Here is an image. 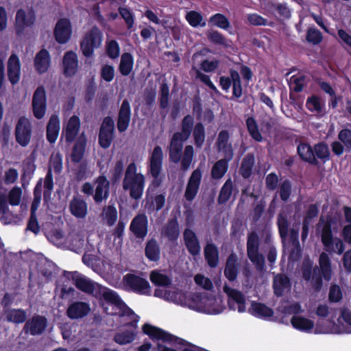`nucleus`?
<instances>
[{
  "mask_svg": "<svg viewBox=\"0 0 351 351\" xmlns=\"http://www.w3.org/2000/svg\"><path fill=\"white\" fill-rule=\"evenodd\" d=\"M205 260L211 268H215L219 263V250L213 243H207L204 249Z\"/></svg>",
  "mask_w": 351,
  "mask_h": 351,
  "instance_id": "obj_34",
  "label": "nucleus"
},
{
  "mask_svg": "<svg viewBox=\"0 0 351 351\" xmlns=\"http://www.w3.org/2000/svg\"><path fill=\"white\" fill-rule=\"evenodd\" d=\"M246 126L250 135L253 139L257 142L262 141L263 136L259 132L256 121L254 117H250L246 119Z\"/></svg>",
  "mask_w": 351,
  "mask_h": 351,
  "instance_id": "obj_53",
  "label": "nucleus"
},
{
  "mask_svg": "<svg viewBox=\"0 0 351 351\" xmlns=\"http://www.w3.org/2000/svg\"><path fill=\"white\" fill-rule=\"evenodd\" d=\"M161 233L169 242H176L180 236V228L178 219L176 217L169 219L167 223L162 227Z\"/></svg>",
  "mask_w": 351,
  "mask_h": 351,
  "instance_id": "obj_27",
  "label": "nucleus"
},
{
  "mask_svg": "<svg viewBox=\"0 0 351 351\" xmlns=\"http://www.w3.org/2000/svg\"><path fill=\"white\" fill-rule=\"evenodd\" d=\"M230 134L226 130H221L218 134L216 145L218 150L221 151L223 156H228L230 154L234 156V150L232 144L229 143Z\"/></svg>",
  "mask_w": 351,
  "mask_h": 351,
  "instance_id": "obj_33",
  "label": "nucleus"
},
{
  "mask_svg": "<svg viewBox=\"0 0 351 351\" xmlns=\"http://www.w3.org/2000/svg\"><path fill=\"white\" fill-rule=\"evenodd\" d=\"M180 127V132H175L170 139L168 147L169 158L174 164L180 162L182 171H186L192 163L194 149L192 145H186L182 155L184 143L189 138L193 132L194 144L197 148H201L205 141V128L201 122L197 123L194 126V119L191 114L184 116Z\"/></svg>",
  "mask_w": 351,
  "mask_h": 351,
  "instance_id": "obj_1",
  "label": "nucleus"
},
{
  "mask_svg": "<svg viewBox=\"0 0 351 351\" xmlns=\"http://www.w3.org/2000/svg\"><path fill=\"white\" fill-rule=\"evenodd\" d=\"M297 154L301 160L314 166L319 165V161L314 156L313 147L308 143L300 141L297 145Z\"/></svg>",
  "mask_w": 351,
  "mask_h": 351,
  "instance_id": "obj_24",
  "label": "nucleus"
},
{
  "mask_svg": "<svg viewBox=\"0 0 351 351\" xmlns=\"http://www.w3.org/2000/svg\"><path fill=\"white\" fill-rule=\"evenodd\" d=\"M22 191L19 187L12 188L8 195L0 193V221L4 225L12 223L16 215L10 210L8 202L11 206H18L21 202Z\"/></svg>",
  "mask_w": 351,
  "mask_h": 351,
  "instance_id": "obj_4",
  "label": "nucleus"
},
{
  "mask_svg": "<svg viewBox=\"0 0 351 351\" xmlns=\"http://www.w3.org/2000/svg\"><path fill=\"white\" fill-rule=\"evenodd\" d=\"M260 241L255 231L250 232L247 238V254L259 250Z\"/></svg>",
  "mask_w": 351,
  "mask_h": 351,
  "instance_id": "obj_59",
  "label": "nucleus"
},
{
  "mask_svg": "<svg viewBox=\"0 0 351 351\" xmlns=\"http://www.w3.org/2000/svg\"><path fill=\"white\" fill-rule=\"evenodd\" d=\"M208 24L224 30H228L230 27V23L228 19L221 13H216L212 15L208 19Z\"/></svg>",
  "mask_w": 351,
  "mask_h": 351,
  "instance_id": "obj_47",
  "label": "nucleus"
},
{
  "mask_svg": "<svg viewBox=\"0 0 351 351\" xmlns=\"http://www.w3.org/2000/svg\"><path fill=\"white\" fill-rule=\"evenodd\" d=\"M118 11L121 18L125 21L128 29H132L134 23V15L132 12L126 7H119Z\"/></svg>",
  "mask_w": 351,
  "mask_h": 351,
  "instance_id": "obj_62",
  "label": "nucleus"
},
{
  "mask_svg": "<svg viewBox=\"0 0 351 351\" xmlns=\"http://www.w3.org/2000/svg\"><path fill=\"white\" fill-rule=\"evenodd\" d=\"M314 156L316 159L325 163L330 160V152L326 142H319L313 145Z\"/></svg>",
  "mask_w": 351,
  "mask_h": 351,
  "instance_id": "obj_41",
  "label": "nucleus"
},
{
  "mask_svg": "<svg viewBox=\"0 0 351 351\" xmlns=\"http://www.w3.org/2000/svg\"><path fill=\"white\" fill-rule=\"evenodd\" d=\"M306 107L312 112L322 113L325 108V105L324 103H322L318 96L312 95L307 98Z\"/></svg>",
  "mask_w": 351,
  "mask_h": 351,
  "instance_id": "obj_50",
  "label": "nucleus"
},
{
  "mask_svg": "<svg viewBox=\"0 0 351 351\" xmlns=\"http://www.w3.org/2000/svg\"><path fill=\"white\" fill-rule=\"evenodd\" d=\"M131 119V107L127 99L123 100L118 112L117 127L120 133L127 130Z\"/></svg>",
  "mask_w": 351,
  "mask_h": 351,
  "instance_id": "obj_19",
  "label": "nucleus"
},
{
  "mask_svg": "<svg viewBox=\"0 0 351 351\" xmlns=\"http://www.w3.org/2000/svg\"><path fill=\"white\" fill-rule=\"evenodd\" d=\"M142 330L153 341L161 340L163 342H167L169 339L168 337H171L169 332L147 323L143 326Z\"/></svg>",
  "mask_w": 351,
  "mask_h": 351,
  "instance_id": "obj_31",
  "label": "nucleus"
},
{
  "mask_svg": "<svg viewBox=\"0 0 351 351\" xmlns=\"http://www.w3.org/2000/svg\"><path fill=\"white\" fill-rule=\"evenodd\" d=\"M106 53L111 59H115L120 54V47L118 42L115 40H111L106 44Z\"/></svg>",
  "mask_w": 351,
  "mask_h": 351,
  "instance_id": "obj_64",
  "label": "nucleus"
},
{
  "mask_svg": "<svg viewBox=\"0 0 351 351\" xmlns=\"http://www.w3.org/2000/svg\"><path fill=\"white\" fill-rule=\"evenodd\" d=\"M96 183L93 199L96 203L99 204L108 197L110 183L104 176H99L96 180Z\"/></svg>",
  "mask_w": 351,
  "mask_h": 351,
  "instance_id": "obj_28",
  "label": "nucleus"
},
{
  "mask_svg": "<svg viewBox=\"0 0 351 351\" xmlns=\"http://www.w3.org/2000/svg\"><path fill=\"white\" fill-rule=\"evenodd\" d=\"M54 37L59 44L66 43L72 34L71 23L66 18L60 19L54 28Z\"/></svg>",
  "mask_w": 351,
  "mask_h": 351,
  "instance_id": "obj_15",
  "label": "nucleus"
},
{
  "mask_svg": "<svg viewBox=\"0 0 351 351\" xmlns=\"http://www.w3.org/2000/svg\"><path fill=\"white\" fill-rule=\"evenodd\" d=\"M255 158L253 154L248 153L242 160L239 173L244 179L250 178L252 175Z\"/></svg>",
  "mask_w": 351,
  "mask_h": 351,
  "instance_id": "obj_39",
  "label": "nucleus"
},
{
  "mask_svg": "<svg viewBox=\"0 0 351 351\" xmlns=\"http://www.w3.org/2000/svg\"><path fill=\"white\" fill-rule=\"evenodd\" d=\"M69 209L75 217L84 218L87 213V204L81 198L73 197L70 202Z\"/></svg>",
  "mask_w": 351,
  "mask_h": 351,
  "instance_id": "obj_38",
  "label": "nucleus"
},
{
  "mask_svg": "<svg viewBox=\"0 0 351 351\" xmlns=\"http://www.w3.org/2000/svg\"><path fill=\"white\" fill-rule=\"evenodd\" d=\"M149 277L152 282L156 286L169 287L171 284V279L167 275L158 271H152Z\"/></svg>",
  "mask_w": 351,
  "mask_h": 351,
  "instance_id": "obj_51",
  "label": "nucleus"
},
{
  "mask_svg": "<svg viewBox=\"0 0 351 351\" xmlns=\"http://www.w3.org/2000/svg\"><path fill=\"white\" fill-rule=\"evenodd\" d=\"M32 112L37 119L44 117L47 110V95L43 86H39L35 90L32 101Z\"/></svg>",
  "mask_w": 351,
  "mask_h": 351,
  "instance_id": "obj_11",
  "label": "nucleus"
},
{
  "mask_svg": "<svg viewBox=\"0 0 351 351\" xmlns=\"http://www.w3.org/2000/svg\"><path fill=\"white\" fill-rule=\"evenodd\" d=\"M5 319L8 322L16 324H22L26 322L27 313L22 308H10L5 311Z\"/></svg>",
  "mask_w": 351,
  "mask_h": 351,
  "instance_id": "obj_40",
  "label": "nucleus"
},
{
  "mask_svg": "<svg viewBox=\"0 0 351 351\" xmlns=\"http://www.w3.org/2000/svg\"><path fill=\"white\" fill-rule=\"evenodd\" d=\"M233 156L228 154V156H224L223 158L217 160L211 169V177L215 180H219L223 177L228 169V163Z\"/></svg>",
  "mask_w": 351,
  "mask_h": 351,
  "instance_id": "obj_30",
  "label": "nucleus"
},
{
  "mask_svg": "<svg viewBox=\"0 0 351 351\" xmlns=\"http://www.w3.org/2000/svg\"><path fill=\"white\" fill-rule=\"evenodd\" d=\"M36 169V165L34 163V159L27 158L23 162L22 174L21 176V182L23 188L29 184V181L33 178Z\"/></svg>",
  "mask_w": 351,
  "mask_h": 351,
  "instance_id": "obj_35",
  "label": "nucleus"
},
{
  "mask_svg": "<svg viewBox=\"0 0 351 351\" xmlns=\"http://www.w3.org/2000/svg\"><path fill=\"white\" fill-rule=\"evenodd\" d=\"M183 240L190 255L196 257L200 254V243L197 234L193 230L187 228L184 230Z\"/></svg>",
  "mask_w": 351,
  "mask_h": 351,
  "instance_id": "obj_18",
  "label": "nucleus"
},
{
  "mask_svg": "<svg viewBox=\"0 0 351 351\" xmlns=\"http://www.w3.org/2000/svg\"><path fill=\"white\" fill-rule=\"evenodd\" d=\"M36 21L34 10L31 8L27 11L23 8L19 9L15 15L14 29L19 36L25 33L26 29L32 28Z\"/></svg>",
  "mask_w": 351,
  "mask_h": 351,
  "instance_id": "obj_9",
  "label": "nucleus"
},
{
  "mask_svg": "<svg viewBox=\"0 0 351 351\" xmlns=\"http://www.w3.org/2000/svg\"><path fill=\"white\" fill-rule=\"evenodd\" d=\"M47 326V319L43 315H35L28 319L23 328V332L32 336L42 335Z\"/></svg>",
  "mask_w": 351,
  "mask_h": 351,
  "instance_id": "obj_12",
  "label": "nucleus"
},
{
  "mask_svg": "<svg viewBox=\"0 0 351 351\" xmlns=\"http://www.w3.org/2000/svg\"><path fill=\"white\" fill-rule=\"evenodd\" d=\"M306 39L309 43L316 45L322 41L323 36L319 29L315 27H309L306 32Z\"/></svg>",
  "mask_w": 351,
  "mask_h": 351,
  "instance_id": "obj_60",
  "label": "nucleus"
},
{
  "mask_svg": "<svg viewBox=\"0 0 351 351\" xmlns=\"http://www.w3.org/2000/svg\"><path fill=\"white\" fill-rule=\"evenodd\" d=\"M80 128V119L76 115L71 117L66 127L63 129L62 134L64 135L66 143H70L74 141L79 133Z\"/></svg>",
  "mask_w": 351,
  "mask_h": 351,
  "instance_id": "obj_25",
  "label": "nucleus"
},
{
  "mask_svg": "<svg viewBox=\"0 0 351 351\" xmlns=\"http://www.w3.org/2000/svg\"><path fill=\"white\" fill-rule=\"evenodd\" d=\"M51 63V56L49 52L45 49H42L39 51L34 58V65L36 71L38 74H43L46 73Z\"/></svg>",
  "mask_w": 351,
  "mask_h": 351,
  "instance_id": "obj_26",
  "label": "nucleus"
},
{
  "mask_svg": "<svg viewBox=\"0 0 351 351\" xmlns=\"http://www.w3.org/2000/svg\"><path fill=\"white\" fill-rule=\"evenodd\" d=\"M291 286L290 279L285 274H279L274 279L273 288L276 295L282 296L286 289Z\"/></svg>",
  "mask_w": 351,
  "mask_h": 351,
  "instance_id": "obj_42",
  "label": "nucleus"
},
{
  "mask_svg": "<svg viewBox=\"0 0 351 351\" xmlns=\"http://www.w3.org/2000/svg\"><path fill=\"white\" fill-rule=\"evenodd\" d=\"M130 230L136 239H143L148 232V219L145 214H138L131 221Z\"/></svg>",
  "mask_w": 351,
  "mask_h": 351,
  "instance_id": "obj_17",
  "label": "nucleus"
},
{
  "mask_svg": "<svg viewBox=\"0 0 351 351\" xmlns=\"http://www.w3.org/2000/svg\"><path fill=\"white\" fill-rule=\"evenodd\" d=\"M122 282L127 291L139 295H150L151 294L149 282L138 275L128 273L123 276Z\"/></svg>",
  "mask_w": 351,
  "mask_h": 351,
  "instance_id": "obj_8",
  "label": "nucleus"
},
{
  "mask_svg": "<svg viewBox=\"0 0 351 351\" xmlns=\"http://www.w3.org/2000/svg\"><path fill=\"white\" fill-rule=\"evenodd\" d=\"M114 132L104 131L99 130L98 135V143L103 149L110 147L113 139Z\"/></svg>",
  "mask_w": 351,
  "mask_h": 351,
  "instance_id": "obj_57",
  "label": "nucleus"
},
{
  "mask_svg": "<svg viewBox=\"0 0 351 351\" xmlns=\"http://www.w3.org/2000/svg\"><path fill=\"white\" fill-rule=\"evenodd\" d=\"M136 336L134 330H126L122 332L117 333L114 337V341L119 345H125L132 343Z\"/></svg>",
  "mask_w": 351,
  "mask_h": 351,
  "instance_id": "obj_52",
  "label": "nucleus"
},
{
  "mask_svg": "<svg viewBox=\"0 0 351 351\" xmlns=\"http://www.w3.org/2000/svg\"><path fill=\"white\" fill-rule=\"evenodd\" d=\"M290 241L293 246V248L291 250L290 256L293 257L295 253L298 258L300 257L301 247L299 241L298 230L294 228L290 230Z\"/></svg>",
  "mask_w": 351,
  "mask_h": 351,
  "instance_id": "obj_56",
  "label": "nucleus"
},
{
  "mask_svg": "<svg viewBox=\"0 0 351 351\" xmlns=\"http://www.w3.org/2000/svg\"><path fill=\"white\" fill-rule=\"evenodd\" d=\"M202 178V172L199 168L195 169L191 174L184 195L188 202H192L195 198L199 189Z\"/></svg>",
  "mask_w": 351,
  "mask_h": 351,
  "instance_id": "obj_14",
  "label": "nucleus"
},
{
  "mask_svg": "<svg viewBox=\"0 0 351 351\" xmlns=\"http://www.w3.org/2000/svg\"><path fill=\"white\" fill-rule=\"evenodd\" d=\"M86 145V138L80 137V138L75 143L72 149L71 157L73 162L78 163L82 160L85 152Z\"/></svg>",
  "mask_w": 351,
  "mask_h": 351,
  "instance_id": "obj_45",
  "label": "nucleus"
},
{
  "mask_svg": "<svg viewBox=\"0 0 351 351\" xmlns=\"http://www.w3.org/2000/svg\"><path fill=\"white\" fill-rule=\"evenodd\" d=\"M278 193L282 201L286 202L290 198L292 193V184L290 180L285 179L279 184Z\"/></svg>",
  "mask_w": 351,
  "mask_h": 351,
  "instance_id": "obj_55",
  "label": "nucleus"
},
{
  "mask_svg": "<svg viewBox=\"0 0 351 351\" xmlns=\"http://www.w3.org/2000/svg\"><path fill=\"white\" fill-rule=\"evenodd\" d=\"M145 255L149 261L158 262L160 260V248L155 239L152 238L146 243Z\"/></svg>",
  "mask_w": 351,
  "mask_h": 351,
  "instance_id": "obj_36",
  "label": "nucleus"
},
{
  "mask_svg": "<svg viewBox=\"0 0 351 351\" xmlns=\"http://www.w3.org/2000/svg\"><path fill=\"white\" fill-rule=\"evenodd\" d=\"M33 201L31 204L30 212L36 213L42 199V180L37 182L33 191Z\"/></svg>",
  "mask_w": 351,
  "mask_h": 351,
  "instance_id": "obj_58",
  "label": "nucleus"
},
{
  "mask_svg": "<svg viewBox=\"0 0 351 351\" xmlns=\"http://www.w3.org/2000/svg\"><path fill=\"white\" fill-rule=\"evenodd\" d=\"M103 40V33L96 25L93 26L88 30L80 42V49L86 58L92 57L94 50L99 48Z\"/></svg>",
  "mask_w": 351,
  "mask_h": 351,
  "instance_id": "obj_6",
  "label": "nucleus"
},
{
  "mask_svg": "<svg viewBox=\"0 0 351 351\" xmlns=\"http://www.w3.org/2000/svg\"><path fill=\"white\" fill-rule=\"evenodd\" d=\"M223 291L228 296V304L230 309L235 310L237 308L239 313L245 311V298L240 291L225 285Z\"/></svg>",
  "mask_w": 351,
  "mask_h": 351,
  "instance_id": "obj_13",
  "label": "nucleus"
},
{
  "mask_svg": "<svg viewBox=\"0 0 351 351\" xmlns=\"http://www.w3.org/2000/svg\"><path fill=\"white\" fill-rule=\"evenodd\" d=\"M321 241L324 250L328 252H337L338 254H341L344 252V243L341 239L333 237L331 222L328 220L323 223L321 231Z\"/></svg>",
  "mask_w": 351,
  "mask_h": 351,
  "instance_id": "obj_7",
  "label": "nucleus"
},
{
  "mask_svg": "<svg viewBox=\"0 0 351 351\" xmlns=\"http://www.w3.org/2000/svg\"><path fill=\"white\" fill-rule=\"evenodd\" d=\"M64 276L73 280L76 288L86 293L93 291V285L94 282L82 276L77 271H64Z\"/></svg>",
  "mask_w": 351,
  "mask_h": 351,
  "instance_id": "obj_20",
  "label": "nucleus"
},
{
  "mask_svg": "<svg viewBox=\"0 0 351 351\" xmlns=\"http://www.w3.org/2000/svg\"><path fill=\"white\" fill-rule=\"evenodd\" d=\"M78 58L75 52L66 51L62 59L64 75L67 77L74 76L78 71Z\"/></svg>",
  "mask_w": 351,
  "mask_h": 351,
  "instance_id": "obj_22",
  "label": "nucleus"
},
{
  "mask_svg": "<svg viewBox=\"0 0 351 351\" xmlns=\"http://www.w3.org/2000/svg\"><path fill=\"white\" fill-rule=\"evenodd\" d=\"M319 266L313 267L312 261L306 259L302 263V274L306 281L312 280V287L316 292H319L323 286V278L329 281L332 277L331 263L329 256L322 252L319 258Z\"/></svg>",
  "mask_w": 351,
  "mask_h": 351,
  "instance_id": "obj_2",
  "label": "nucleus"
},
{
  "mask_svg": "<svg viewBox=\"0 0 351 351\" xmlns=\"http://www.w3.org/2000/svg\"><path fill=\"white\" fill-rule=\"evenodd\" d=\"M237 262V256L233 253L229 255L226 261L224 269V275L230 282L235 280L238 276V267Z\"/></svg>",
  "mask_w": 351,
  "mask_h": 351,
  "instance_id": "obj_37",
  "label": "nucleus"
},
{
  "mask_svg": "<svg viewBox=\"0 0 351 351\" xmlns=\"http://www.w3.org/2000/svg\"><path fill=\"white\" fill-rule=\"evenodd\" d=\"M60 130V123L59 117L57 114H52L46 128V138L49 143L53 144L56 141Z\"/></svg>",
  "mask_w": 351,
  "mask_h": 351,
  "instance_id": "obj_29",
  "label": "nucleus"
},
{
  "mask_svg": "<svg viewBox=\"0 0 351 351\" xmlns=\"http://www.w3.org/2000/svg\"><path fill=\"white\" fill-rule=\"evenodd\" d=\"M289 226V223L287 217L282 213L278 214L277 217V226L279 235L282 241H285L288 237Z\"/></svg>",
  "mask_w": 351,
  "mask_h": 351,
  "instance_id": "obj_54",
  "label": "nucleus"
},
{
  "mask_svg": "<svg viewBox=\"0 0 351 351\" xmlns=\"http://www.w3.org/2000/svg\"><path fill=\"white\" fill-rule=\"evenodd\" d=\"M249 313L258 318L267 319L274 315V311L272 308L268 307L264 303L252 301L251 306L248 310Z\"/></svg>",
  "mask_w": 351,
  "mask_h": 351,
  "instance_id": "obj_32",
  "label": "nucleus"
},
{
  "mask_svg": "<svg viewBox=\"0 0 351 351\" xmlns=\"http://www.w3.org/2000/svg\"><path fill=\"white\" fill-rule=\"evenodd\" d=\"M104 219L108 226H112L117 219V210L113 205L108 206L104 210Z\"/></svg>",
  "mask_w": 351,
  "mask_h": 351,
  "instance_id": "obj_63",
  "label": "nucleus"
},
{
  "mask_svg": "<svg viewBox=\"0 0 351 351\" xmlns=\"http://www.w3.org/2000/svg\"><path fill=\"white\" fill-rule=\"evenodd\" d=\"M14 135L16 142L21 147H25L29 145L32 136V126L29 119L23 116L18 119Z\"/></svg>",
  "mask_w": 351,
  "mask_h": 351,
  "instance_id": "obj_10",
  "label": "nucleus"
},
{
  "mask_svg": "<svg viewBox=\"0 0 351 351\" xmlns=\"http://www.w3.org/2000/svg\"><path fill=\"white\" fill-rule=\"evenodd\" d=\"M163 158L162 147L156 145L148 159L147 171L152 176L153 180L147 189V194L149 193L151 186L158 188L162 184V179L160 174L162 171Z\"/></svg>",
  "mask_w": 351,
  "mask_h": 351,
  "instance_id": "obj_5",
  "label": "nucleus"
},
{
  "mask_svg": "<svg viewBox=\"0 0 351 351\" xmlns=\"http://www.w3.org/2000/svg\"><path fill=\"white\" fill-rule=\"evenodd\" d=\"M186 20L189 23V25L193 27H197L198 26L204 27L206 23L205 22L202 23L203 20V17L202 14L197 11H190L186 15Z\"/></svg>",
  "mask_w": 351,
  "mask_h": 351,
  "instance_id": "obj_61",
  "label": "nucleus"
},
{
  "mask_svg": "<svg viewBox=\"0 0 351 351\" xmlns=\"http://www.w3.org/2000/svg\"><path fill=\"white\" fill-rule=\"evenodd\" d=\"M92 289L93 291H89L88 294L96 298H103L106 302L114 304H119L123 302L121 298L114 291L102 287L96 282L93 283Z\"/></svg>",
  "mask_w": 351,
  "mask_h": 351,
  "instance_id": "obj_16",
  "label": "nucleus"
},
{
  "mask_svg": "<svg viewBox=\"0 0 351 351\" xmlns=\"http://www.w3.org/2000/svg\"><path fill=\"white\" fill-rule=\"evenodd\" d=\"M233 189V184L230 178L228 179L222 186L217 198L218 204H226L230 198Z\"/></svg>",
  "mask_w": 351,
  "mask_h": 351,
  "instance_id": "obj_49",
  "label": "nucleus"
},
{
  "mask_svg": "<svg viewBox=\"0 0 351 351\" xmlns=\"http://www.w3.org/2000/svg\"><path fill=\"white\" fill-rule=\"evenodd\" d=\"M291 323L295 329L303 331L310 332L314 327V322L306 317L302 316H293Z\"/></svg>",
  "mask_w": 351,
  "mask_h": 351,
  "instance_id": "obj_44",
  "label": "nucleus"
},
{
  "mask_svg": "<svg viewBox=\"0 0 351 351\" xmlns=\"http://www.w3.org/2000/svg\"><path fill=\"white\" fill-rule=\"evenodd\" d=\"M230 75L232 76V99H239L242 96L243 88L241 80L239 73L234 69L230 70Z\"/></svg>",
  "mask_w": 351,
  "mask_h": 351,
  "instance_id": "obj_48",
  "label": "nucleus"
},
{
  "mask_svg": "<svg viewBox=\"0 0 351 351\" xmlns=\"http://www.w3.org/2000/svg\"><path fill=\"white\" fill-rule=\"evenodd\" d=\"M145 188V176L136 173V166L134 162L130 163L126 168L123 180V189L130 191L132 199L139 200L143 194Z\"/></svg>",
  "mask_w": 351,
  "mask_h": 351,
  "instance_id": "obj_3",
  "label": "nucleus"
},
{
  "mask_svg": "<svg viewBox=\"0 0 351 351\" xmlns=\"http://www.w3.org/2000/svg\"><path fill=\"white\" fill-rule=\"evenodd\" d=\"M134 58L129 52H125L121 55L119 71L123 76H128L133 69Z\"/></svg>",
  "mask_w": 351,
  "mask_h": 351,
  "instance_id": "obj_43",
  "label": "nucleus"
},
{
  "mask_svg": "<svg viewBox=\"0 0 351 351\" xmlns=\"http://www.w3.org/2000/svg\"><path fill=\"white\" fill-rule=\"evenodd\" d=\"M90 311V305L85 302L75 301L68 306L66 314L71 319H77L86 317Z\"/></svg>",
  "mask_w": 351,
  "mask_h": 351,
  "instance_id": "obj_21",
  "label": "nucleus"
},
{
  "mask_svg": "<svg viewBox=\"0 0 351 351\" xmlns=\"http://www.w3.org/2000/svg\"><path fill=\"white\" fill-rule=\"evenodd\" d=\"M206 36L208 41L213 45H220L224 47L230 46V40L217 30L208 32Z\"/></svg>",
  "mask_w": 351,
  "mask_h": 351,
  "instance_id": "obj_46",
  "label": "nucleus"
},
{
  "mask_svg": "<svg viewBox=\"0 0 351 351\" xmlns=\"http://www.w3.org/2000/svg\"><path fill=\"white\" fill-rule=\"evenodd\" d=\"M7 73L8 80L12 85L16 84L21 77V62L19 57L12 53L8 60Z\"/></svg>",
  "mask_w": 351,
  "mask_h": 351,
  "instance_id": "obj_23",
  "label": "nucleus"
}]
</instances>
